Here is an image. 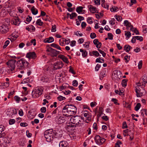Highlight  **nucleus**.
Returning <instances> with one entry per match:
<instances>
[{"instance_id":"nucleus-28","label":"nucleus","mask_w":147,"mask_h":147,"mask_svg":"<svg viewBox=\"0 0 147 147\" xmlns=\"http://www.w3.org/2000/svg\"><path fill=\"white\" fill-rule=\"evenodd\" d=\"M48 79L46 77H42L41 79V81L43 83H46L48 81Z\"/></svg>"},{"instance_id":"nucleus-49","label":"nucleus","mask_w":147,"mask_h":147,"mask_svg":"<svg viewBox=\"0 0 147 147\" xmlns=\"http://www.w3.org/2000/svg\"><path fill=\"white\" fill-rule=\"evenodd\" d=\"M127 127V125L126 122L125 121L123 122V123L122 128L123 129H126Z\"/></svg>"},{"instance_id":"nucleus-56","label":"nucleus","mask_w":147,"mask_h":147,"mask_svg":"<svg viewBox=\"0 0 147 147\" xmlns=\"http://www.w3.org/2000/svg\"><path fill=\"white\" fill-rule=\"evenodd\" d=\"M102 6L105 8H107V9H109V5L107 4H105V3L101 4Z\"/></svg>"},{"instance_id":"nucleus-41","label":"nucleus","mask_w":147,"mask_h":147,"mask_svg":"<svg viewBox=\"0 0 147 147\" xmlns=\"http://www.w3.org/2000/svg\"><path fill=\"white\" fill-rule=\"evenodd\" d=\"M84 19H76V23L77 26H79L80 25L81 23V22L82 20H83Z\"/></svg>"},{"instance_id":"nucleus-29","label":"nucleus","mask_w":147,"mask_h":147,"mask_svg":"<svg viewBox=\"0 0 147 147\" xmlns=\"http://www.w3.org/2000/svg\"><path fill=\"white\" fill-rule=\"evenodd\" d=\"M141 106V105L140 103H138L135 107V110L136 111H138L140 109Z\"/></svg>"},{"instance_id":"nucleus-25","label":"nucleus","mask_w":147,"mask_h":147,"mask_svg":"<svg viewBox=\"0 0 147 147\" xmlns=\"http://www.w3.org/2000/svg\"><path fill=\"white\" fill-rule=\"evenodd\" d=\"M31 11L32 13L34 15L38 13L37 9L35 8L34 6L32 8Z\"/></svg>"},{"instance_id":"nucleus-59","label":"nucleus","mask_w":147,"mask_h":147,"mask_svg":"<svg viewBox=\"0 0 147 147\" xmlns=\"http://www.w3.org/2000/svg\"><path fill=\"white\" fill-rule=\"evenodd\" d=\"M64 42H65V44L67 45H68L70 43V39L69 38H67V39H65L64 38Z\"/></svg>"},{"instance_id":"nucleus-15","label":"nucleus","mask_w":147,"mask_h":147,"mask_svg":"<svg viewBox=\"0 0 147 147\" xmlns=\"http://www.w3.org/2000/svg\"><path fill=\"white\" fill-rule=\"evenodd\" d=\"M106 75V71L105 70H103L101 71L99 74V78L100 80H102L103 78L105 77Z\"/></svg>"},{"instance_id":"nucleus-42","label":"nucleus","mask_w":147,"mask_h":147,"mask_svg":"<svg viewBox=\"0 0 147 147\" xmlns=\"http://www.w3.org/2000/svg\"><path fill=\"white\" fill-rule=\"evenodd\" d=\"M77 16V14L76 13H72L70 15V18H74L76 17Z\"/></svg>"},{"instance_id":"nucleus-8","label":"nucleus","mask_w":147,"mask_h":147,"mask_svg":"<svg viewBox=\"0 0 147 147\" xmlns=\"http://www.w3.org/2000/svg\"><path fill=\"white\" fill-rule=\"evenodd\" d=\"M16 61L13 59H11L9 60L6 63V64L8 66V67L11 68V71L13 70L15 67V64Z\"/></svg>"},{"instance_id":"nucleus-34","label":"nucleus","mask_w":147,"mask_h":147,"mask_svg":"<svg viewBox=\"0 0 147 147\" xmlns=\"http://www.w3.org/2000/svg\"><path fill=\"white\" fill-rule=\"evenodd\" d=\"M122 144V142L119 140L115 144V147H120V145L121 144Z\"/></svg>"},{"instance_id":"nucleus-58","label":"nucleus","mask_w":147,"mask_h":147,"mask_svg":"<svg viewBox=\"0 0 147 147\" xmlns=\"http://www.w3.org/2000/svg\"><path fill=\"white\" fill-rule=\"evenodd\" d=\"M41 112L42 113H45L46 111V108L45 107H42L40 109Z\"/></svg>"},{"instance_id":"nucleus-3","label":"nucleus","mask_w":147,"mask_h":147,"mask_svg":"<svg viewBox=\"0 0 147 147\" xmlns=\"http://www.w3.org/2000/svg\"><path fill=\"white\" fill-rule=\"evenodd\" d=\"M70 121L71 124H74L76 127L80 126L83 123L82 118L78 115H76L71 117L70 119Z\"/></svg>"},{"instance_id":"nucleus-2","label":"nucleus","mask_w":147,"mask_h":147,"mask_svg":"<svg viewBox=\"0 0 147 147\" xmlns=\"http://www.w3.org/2000/svg\"><path fill=\"white\" fill-rule=\"evenodd\" d=\"M17 69H23L26 67H30L29 63L24 59L22 58L17 62Z\"/></svg>"},{"instance_id":"nucleus-45","label":"nucleus","mask_w":147,"mask_h":147,"mask_svg":"<svg viewBox=\"0 0 147 147\" xmlns=\"http://www.w3.org/2000/svg\"><path fill=\"white\" fill-rule=\"evenodd\" d=\"M98 51L100 54H102L103 57H104L105 56L106 54L103 51L99 49H98Z\"/></svg>"},{"instance_id":"nucleus-31","label":"nucleus","mask_w":147,"mask_h":147,"mask_svg":"<svg viewBox=\"0 0 147 147\" xmlns=\"http://www.w3.org/2000/svg\"><path fill=\"white\" fill-rule=\"evenodd\" d=\"M130 46L129 45H125L124 46V49L125 51L128 52L130 50Z\"/></svg>"},{"instance_id":"nucleus-37","label":"nucleus","mask_w":147,"mask_h":147,"mask_svg":"<svg viewBox=\"0 0 147 147\" xmlns=\"http://www.w3.org/2000/svg\"><path fill=\"white\" fill-rule=\"evenodd\" d=\"M96 17L97 18H101L102 17L103 14L101 13H100L98 14H95Z\"/></svg>"},{"instance_id":"nucleus-61","label":"nucleus","mask_w":147,"mask_h":147,"mask_svg":"<svg viewBox=\"0 0 147 147\" xmlns=\"http://www.w3.org/2000/svg\"><path fill=\"white\" fill-rule=\"evenodd\" d=\"M94 3L96 5H100V0H94Z\"/></svg>"},{"instance_id":"nucleus-24","label":"nucleus","mask_w":147,"mask_h":147,"mask_svg":"<svg viewBox=\"0 0 147 147\" xmlns=\"http://www.w3.org/2000/svg\"><path fill=\"white\" fill-rule=\"evenodd\" d=\"M139 92L140 93V94H138V96L140 97L142 96L143 95H144L146 94V91L144 89H142V90H140Z\"/></svg>"},{"instance_id":"nucleus-62","label":"nucleus","mask_w":147,"mask_h":147,"mask_svg":"<svg viewBox=\"0 0 147 147\" xmlns=\"http://www.w3.org/2000/svg\"><path fill=\"white\" fill-rule=\"evenodd\" d=\"M93 128L94 129L97 130L98 129L96 123H94L93 125Z\"/></svg>"},{"instance_id":"nucleus-38","label":"nucleus","mask_w":147,"mask_h":147,"mask_svg":"<svg viewBox=\"0 0 147 147\" xmlns=\"http://www.w3.org/2000/svg\"><path fill=\"white\" fill-rule=\"evenodd\" d=\"M134 37H135L137 40H139L140 42L143 41V38L142 36H134Z\"/></svg>"},{"instance_id":"nucleus-12","label":"nucleus","mask_w":147,"mask_h":147,"mask_svg":"<svg viewBox=\"0 0 147 147\" xmlns=\"http://www.w3.org/2000/svg\"><path fill=\"white\" fill-rule=\"evenodd\" d=\"M36 57V54L34 52H28L27 53L26 56V57L29 59H34Z\"/></svg>"},{"instance_id":"nucleus-19","label":"nucleus","mask_w":147,"mask_h":147,"mask_svg":"<svg viewBox=\"0 0 147 147\" xmlns=\"http://www.w3.org/2000/svg\"><path fill=\"white\" fill-rule=\"evenodd\" d=\"M88 7L90 11L92 13H95L97 11L96 8L91 5H88Z\"/></svg>"},{"instance_id":"nucleus-7","label":"nucleus","mask_w":147,"mask_h":147,"mask_svg":"<svg viewBox=\"0 0 147 147\" xmlns=\"http://www.w3.org/2000/svg\"><path fill=\"white\" fill-rule=\"evenodd\" d=\"M47 51L49 52V55L52 57H56L59 54L60 52L59 51L50 47L47 49Z\"/></svg>"},{"instance_id":"nucleus-43","label":"nucleus","mask_w":147,"mask_h":147,"mask_svg":"<svg viewBox=\"0 0 147 147\" xmlns=\"http://www.w3.org/2000/svg\"><path fill=\"white\" fill-rule=\"evenodd\" d=\"M65 98L61 96H59L57 97V99L59 101H62L65 99Z\"/></svg>"},{"instance_id":"nucleus-52","label":"nucleus","mask_w":147,"mask_h":147,"mask_svg":"<svg viewBox=\"0 0 147 147\" xmlns=\"http://www.w3.org/2000/svg\"><path fill=\"white\" fill-rule=\"evenodd\" d=\"M111 101L114 102V103L116 105H119V104L118 103L117 101V100L116 98H113L112 99Z\"/></svg>"},{"instance_id":"nucleus-60","label":"nucleus","mask_w":147,"mask_h":147,"mask_svg":"<svg viewBox=\"0 0 147 147\" xmlns=\"http://www.w3.org/2000/svg\"><path fill=\"white\" fill-rule=\"evenodd\" d=\"M36 39H32L30 41V43H32V45L33 44L34 46H35L36 44Z\"/></svg>"},{"instance_id":"nucleus-14","label":"nucleus","mask_w":147,"mask_h":147,"mask_svg":"<svg viewBox=\"0 0 147 147\" xmlns=\"http://www.w3.org/2000/svg\"><path fill=\"white\" fill-rule=\"evenodd\" d=\"M76 127L74 125H72L70 123H68L65 126V128L67 130H69L68 129H74Z\"/></svg>"},{"instance_id":"nucleus-47","label":"nucleus","mask_w":147,"mask_h":147,"mask_svg":"<svg viewBox=\"0 0 147 147\" xmlns=\"http://www.w3.org/2000/svg\"><path fill=\"white\" fill-rule=\"evenodd\" d=\"M69 68V72L73 74H76V72L74 71V70L71 67V66H70Z\"/></svg>"},{"instance_id":"nucleus-30","label":"nucleus","mask_w":147,"mask_h":147,"mask_svg":"<svg viewBox=\"0 0 147 147\" xmlns=\"http://www.w3.org/2000/svg\"><path fill=\"white\" fill-rule=\"evenodd\" d=\"M127 80L126 79H123L121 82L122 86L123 87H125L127 85Z\"/></svg>"},{"instance_id":"nucleus-53","label":"nucleus","mask_w":147,"mask_h":147,"mask_svg":"<svg viewBox=\"0 0 147 147\" xmlns=\"http://www.w3.org/2000/svg\"><path fill=\"white\" fill-rule=\"evenodd\" d=\"M125 36H126V37L129 38L131 36V33L129 32H127L125 33Z\"/></svg>"},{"instance_id":"nucleus-10","label":"nucleus","mask_w":147,"mask_h":147,"mask_svg":"<svg viewBox=\"0 0 147 147\" xmlns=\"http://www.w3.org/2000/svg\"><path fill=\"white\" fill-rule=\"evenodd\" d=\"M9 31V28L7 25H3L0 26V33L5 34Z\"/></svg>"},{"instance_id":"nucleus-46","label":"nucleus","mask_w":147,"mask_h":147,"mask_svg":"<svg viewBox=\"0 0 147 147\" xmlns=\"http://www.w3.org/2000/svg\"><path fill=\"white\" fill-rule=\"evenodd\" d=\"M90 37L92 39H94L96 37V35L95 33H92L90 34Z\"/></svg>"},{"instance_id":"nucleus-11","label":"nucleus","mask_w":147,"mask_h":147,"mask_svg":"<svg viewBox=\"0 0 147 147\" xmlns=\"http://www.w3.org/2000/svg\"><path fill=\"white\" fill-rule=\"evenodd\" d=\"M63 64L61 61L57 62L54 63L53 68L54 69H57L62 68Z\"/></svg>"},{"instance_id":"nucleus-50","label":"nucleus","mask_w":147,"mask_h":147,"mask_svg":"<svg viewBox=\"0 0 147 147\" xmlns=\"http://www.w3.org/2000/svg\"><path fill=\"white\" fill-rule=\"evenodd\" d=\"M16 122V120L14 119H10L9 120V123L10 125L13 124Z\"/></svg>"},{"instance_id":"nucleus-17","label":"nucleus","mask_w":147,"mask_h":147,"mask_svg":"<svg viewBox=\"0 0 147 147\" xmlns=\"http://www.w3.org/2000/svg\"><path fill=\"white\" fill-rule=\"evenodd\" d=\"M54 138H59L62 137V134L60 133L59 131H57V132L55 130H54Z\"/></svg>"},{"instance_id":"nucleus-57","label":"nucleus","mask_w":147,"mask_h":147,"mask_svg":"<svg viewBox=\"0 0 147 147\" xmlns=\"http://www.w3.org/2000/svg\"><path fill=\"white\" fill-rule=\"evenodd\" d=\"M98 42L99 41L97 39H95L93 40V43L95 45H96V47L98 46Z\"/></svg>"},{"instance_id":"nucleus-16","label":"nucleus","mask_w":147,"mask_h":147,"mask_svg":"<svg viewBox=\"0 0 147 147\" xmlns=\"http://www.w3.org/2000/svg\"><path fill=\"white\" fill-rule=\"evenodd\" d=\"M11 24L16 25H19L20 23V19H11Z\"/></svg>"},{"instance_id":"nucleus-44","label":"nucleus","mask_w":147,"mask_h":147,"mask_svg":"<svg viewBox=\"0 0 147 147\" xmlns=\"http://www.w3.org/2000/svg\"><path fill=\"white\" fill-rule=\"evenodd\" d=\"M101 65L99 64H97L95 66V71H98Z\"/></svg>"},{"instance_id":"nucleus-4","label":"nucleus","mask_w":147,"mask_h":147,"mask_svg":"<svg viewBox=\"0 0 147 147\" xmlns=\"http://www.w3.org/2000/svg\"><path fill=\"white\" fill-rule=\"evenodd\" d=\"M54 130L49 129L46 131L44 133V137L47 141L50 142L52 141L54 138Z\"/></svg>"},{"instance_id":"nucleus-20","label":"nucleus","mask_w":147,"mask_h":147,"mask_svg":"<svg viewBox=\"0 0 147 147\" xmlns=\"http://www.w3.org/2000/svg\"><path fill=\"white\" fill-rule=\"evenodd\" d=\"M66 141H62L59 143V147H69Z\"/></svg>"},{"instance_id":"nucleus-18","label":"nucleus","mask_w":147,"mask_h":147,"mask_svg":"<svg viewBox=\"0 0 147 147\" xmlns=\"http://www.w3.org/2000/svg\"><path fill=\"white\" fill-rule=\"evenodd\" d=\"M59 57L62 59L63 61L65 62L66 63H69L67 58L63 55H60L59 56Z\"/></svg>"},{"instance_id":"nucleus-21","label":"nucleus","mask_w":147,"mask_h":147,"mask_svg":"<svg viewBox=\"0 0 147 147\" xmlns=\"http://www.w3.org/2000/svg\"><path fill=\"white\" fill-rule=\"evenodd\" d=\"M103 109L101 107L99 108V111L98 114H97V120H98V118L101 116L102 114H103Z\"/></svg>"},{"instance_id":"nucleus-22","label":"nucleus","mask_w":147,"mask_h":147,"mask_svg":"<svg viewBox=\"0 0 147 147\" xmlns=\"http://www.w3.org/2000/svg\"><path fill=\"white\" fill-rule=\"evenodd\" d=\"M54 41V39L53 37H50L49 38H47L45 40L44 42L45 43H51Z\"/></svg>"},{"instance_id":"nucleus-51","label":"nucleus","mask_w":147,"mask_h":147,"mask_svg":"<svg viewBox=\"0 0 147 147\" xmlns=\"http://www.w3.org/2000/svg\"><path fill=\"white\" fill-rule=\"evenodd\" d=\"M56 31V25H54L52 26L51 29V31L52 32H55Z\"/></svg>"},{"instance_id":"nucleus-5","label":"nucleus","mask_w":147,"mask_h":147,"mask_svg":"<svg viewBox=\"0 0 147 147\" xmlns=\"http://www.w3.org/2000/svg\"><path fill=\"white\" fill-rule=\"evenodd\" d=\"M43 89L42 88H39L35 89L32 92V97L34 98L38 97L43 93Z\"/></svg>"},{"instance_id":"nucleus-39","label":"nucleus","mask_w":147,"mask_h":147,"mask_svg":"<svg viewBox=\"0 0 147 147\" xmlns=\"http://www.w3.org/2000/svg\"><path fill=\"white\" fill-rule=\"evenodd\" d=\"M118 8L117 7H112L110 9V10L111 12L116 11L118 9Z\"/></svg>"},{"instance_id":"nucleus-35","label":"nucleus","mask_w":147,"mask_h":147,"mask_svg":"<svg viewBox=\"0 0 147 147\" xmlns=\"http://www.w3.org/2000/svg\"><path fill=\"white\" fill-rule=\"evenodd\" d=\"M92 54L94 55L96 57H98L99 56H101L100 55L99 53L97 51H93L92 52Z\"/></svg>"},{"instance_id":"nucleus-63","label":"nucleus","mask_w":147,"mask_h":147,"mask_svg":"<svg viewBox=\"0 0 147 147\" xmlns=\"http://www.w3.org/2000/svg\"><path fill=\"white\" fill-rule=\"evenodd\" d=\"M76 42L75 40H73L71 41L70 43V45L71 47H74L76 45Z\"/></svg>"},{"instance_id":"nucleus-55","label":"nucleus","mask_w":147,"mask_h":147,"mask_svg":"<svg viewBox=\"0 0 147 147\" xmlns=\"http://www.w3.org/2000/svg\"><path fill=\"white\" fill-rule=\"evenodd\" d=\"M142 60H140L138 64V68L139 69H140L142 66Z\"/></svg>"},{"instance_id":"nucleus-27","label":"nucleus","mask_w":147,"mask_h":147,"mask_svg":"<svg viewBox=\"0 0 147 147\" xmlns=\"http://www.w3.org/2000/svg\"><path fill=\"white\" fill-rule=\"evenodd\" d=\"M124 25L126 26L127 28L130 27H131V26L132 25L131 23L129 22L127 20L124 21Z\"/></svg>"},{"instance_id":"nucleus-9","label":"nucleus","mask_w":147,"mask_h":147,"mask_svg":"<svg viewBox=\"0 0 147 147\" xmlns=\"http://www.w3.org/2000/svg\"><path fill=\"white\" fill-rule=\"evenodd\" d=\"M57 123L61 124L66 121L65 117L59 115L57 116L55 119Z\"/></svg>"},{"instance_id":"nucleus-6","label":"nucleus","mask_w":147,"mask_h":147,"mask_svg":"<svg viewBox=\"0 0 147 147\" xmlns=\"http://www.w3.org/2000/svg\"><path fill=\"white\" fill-rule=\"evenodd\" d=\"M96 143L98 145H102L105 141L106 140L104 138L101 137L99 135H96L94 138Z\"/></svg>"},{"instance_id":"nucleus-23","label":"nucleus","mask_w":147,"mask_h":147,"mask_svg":"<svg viewBox=\"0 0 147 147\" xmlns=\"http://www.w3.org/2000/svg\"><path fill=\"white\" fill-rule=\"evenodd\" d=\"M83 7L82 6H79L77 7L76 9V11L79 13L81 14L83 13Z\"/></svg>"},{"instance_id":"nucleus-13","label":"nucleus","mask_w":147,"mask_h":147,"mask_svg":"<svg viewBox=\"0 0 147 147\" xmlns=\"http://www.w3.org/2000/svg\"><path fill=\"white\" fill-rule=\"evenodd\" d=\"M5 129L4 126L2 125H0V138L4 137L5 135V134L4 132H3Z\"/></svg>"},{"instance_id":"nucleus-36","label":"nucleus","mask_w":147,"mask_h":147,"mask_svg":"<svg viewBox=\"0 0 147 147\" xmlns=\"http://www.w3.org/2000/svg\"><path fill=\"white\" fill-rule=\"evenodd\" d=\"M36 23L37 25L42 26L43 24V22L41 21L40 19H38L36 21Z\"/></svg>"},{"instance_id":"nucleus-32","label":"nucleus","mask_w":147,"mask_h":147,"mask_svg":"<svg viewBox=\"0 0 147 147\" xmlns=\"http://www.w3.org/2000/svg\"><path fill=\"white\" fill-rule=\"evenodd\" d=\"M64 38H63L61 39H60L59 40V45L62 46H63L65 45V43H64Z\"/></svg>"},{"instance_id":"nucleus-64","label":"nucleus","mask_w":147,"mask_h":147,"mask_svg":"<svg viewBox=\"0 0 147 147\" xmlns=\"http://www.w3.org/2000/svg\"><path fill=\"white\" fill-rule=\"evenodd\" d=\"M20 125L22 127H26L28 126V124L26 123H20Z\"/></svg>"},{"instance_id":"nucleus-54","label":"nucleus","mask_w":147,"mask_h":147,"mask_svg":"<svg viewBox=\"0 0 147 147\" xmlns=\"http://www.w3.org/2000/svg\"><path fill=\"white\" fill-rule=\"evenodd\" d=\"M73 85L75 87H77L78 85V82L77 80H74L73 82Z\"/></svg>"},{"instance_id":"nucleus-1","label":"nucleus","mask_w":147,"mask_h":147,"mask_svg":"<svg viewBox=\"0 0 147 147\" xmlns=\"http://www.w3.org/2000/svg\"><path fill=\"white\" fill-rule=\"evenodd\" d=\"M62 112L66 116H71L72 114L74 115L76 113L77 109L74 105H65L63 108Z\"/></svg>"},{"instance_id":"nucleus-48","label":"nucleus","mask_w":147,"mask_h":147,"mask_svg":"<svg viewBox=\"0 0 147 147\" xmlns=\"http://www.w3.org/2000/svg\"><path fill=\"white\" fill-rule=\"evenodd\" d=\"M108 38L111 40L113 39V35L111 33H108Z\"/></svg>"},{"instance_id":"nucleus-40","label":"nucleus","mask_w":147,"mask_h":147,"mask_svg":"<svg viewBox=\"0 0 147 147\" xmlns=\"http://www.w3.org/2000/svg\"><path fill=\"white\" fill-rule=\"evenodd\" d=\"M30 79L28 78L24 79L22 82V83H28L29 82Z\"/></svg>"},{"instance_id":"nucleus-26","label":"nucleus","mask_w":147,"mask_h":147,"mask_svg":"<svg viewBox=\"0 0 147 147\" xmlns=\"http://www.w3.org/2000/svg\"><path fill=\"white\" fill-rule=\"evenodd\" d=\"M80 52H82V55L83 57H85L87 56L88 53L86 50H83L82 49H80Z\"/></svg>"},{"instance_id":"nucleus-33","label":"nucleus","mask_w":147,"mask_h":147,"mask_svg":"<svg viewBox=\"0 0 147 147\" xmlns=\"http://www.w3.org/2000/svg\"><path fill=\"white\" fill-rule=\"evenodd\" d=\"M14 99L17 103H18L20 100L21 98L18 96H15L14 97Z\"/></svg>"}]
</instances>
